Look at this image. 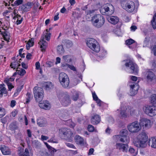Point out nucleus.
<instances>
[{"mask_svg":"<svg viewBox=\"0 0 156 156\" xmlns=\"http://www.w3.org/2000/svg\"><path fill=\"white\" fill-rule=\"evenodd\" d=\"M138 140H134V143L138 147L144 148L147 145L146 142L148 139L147 135L144 132H142L137 136Z\"/></svg>","mask_w":156,"mask_h":156,"instance_id":"obj_1","label":"nucleus"},{"mask_svg":"<svg viewBox=\"0 0 156 156\" xmlns=\"http://www.w3.org/2000/svg\"><path fill=\"white\" fill-rule=\"evenodd\" d=\"M91 22L93 26L99 28L102 27L105 23V18L100 14L95 15L92 17Z\"/></svg>","mask_w":156,"mask_h":156,"instance_id":"obj_2","label":"nucleus"},{"mask_svg":"<svg viewBox=\"0 0 156 156\" xmlns=\"http://www.w3.org/2000/svg\"><path fill=\"white\" fill-rule=\"evenodd\" d=\"M87 46L94 51L98 52L100 50L98 43L95 39L93 38H89L86 42Z\"/></svg>","mask_w":156,"mask_h":156,"instance_id":"obj_3","label":"nucleus"},{"mask_svg":"<svg viewBox=\"0 0 156 156\" xmlns=\"http://www.w3.org/2000/svg\"><path fill=\"white\" fill-rule=\"evenodd\" d=\"M59 80L60 83L64 88H67L69 87V80L68 76L64 73H60L59 76Z\"/></svg>","mask_w":156,"mask_h":156,"instance_id":"obj_4","label":"nucleus"},{"mask_svg":"<svg viewBox=\"0 0 156 156\" xmlns=\"http://www.w3.org/2000/svg\"><path fill=\"white\" fill-rule=\"evenodd\" d=\"M33 93L36 100L37 102H40L44 97V91L41 87L36 86L33 89Z\"/></svg>","mask_w":156,"mask_h":156,"instance_id":"obj_5","label":"nucleus"},{"mask_svg":"<svg viewBox=\"0 0 156 156\" xmlns=\"http://www.w3.org/2000/svg\"><path fill=\"white\" fill-rule=\"evenodd\" d=\"M62 105L64 106H67L71 103L69 95L67 93H61L58 95Z\"/></svg>","mask_w":156,"mask_h":156,"instance_id":"obj_6","label":"nucleus"},{"mask_svg":"<svg viewBox=\"0 0 156 156\" xmlns=\"http://www.w3.org/2000/svg\"><path fill=\"white\" fill-rule=\"evenodd\" d=\"M126 62L125 66L126 67L130 70L131 73H137L138 71L137 66L130 59H127L125 60Z\"/></svg>","mask_w":156,"mask_h":156,"instance_id":"obj_7","label":"nucleus"},{"mask_svg":"<svg viewBox=\"0 0 156 156\" xmlns=\"http://www.w3.org/2000/svg\"><path fill=\"white\" fill-rule=\"evenodd\" d=\"M127 127L129 131L132 133H137L141 129L140 124L137 121L129 124Z\"/></svg>","mask_w":156,"mask_h":156,"instance_id":"obj_8","label":"nucleus"},{"mask_svg":"<svg viewBox=\"0 0 156 156\" xmlns=\"http://www.w3.org/2000/svg\"><path fill=\"white\" fill-rule=\"evenodd\" d=\"M143 110L144 112L151 116L156 115V107L153 105H146L144 106Z\"/></svg>","mask_w":156,"mask_h":156,"instance_id":"obj_9","label":"nucleus"},{"mask_svg":"<svg viewBox=\"0 0 156 156\" xmlns=\"http://www.w3.org/2000/svg\"><path fill=\"white\" fill-rule=\"evenodd\" d=\"M59 135L63 136L65 137H70L72 135V133L69 129L62 128L59 130Z\"/></svg>","mask_w":156,"mask_h":156,"instance_id":"obj_10","label":"nucleus"},{"mask_svg":"<svg viewBox=\"0 0 156 156\" xmlns=\"http://www.w3.org/2000/svg\"><path fill=\"white\" fill-rule=\"evenodd\" d=\"M140 126L143 127L144 128L148 129L151 126V120L146 118H142L140 120L139 123Z\"/></svg>","mask_w":156,"mask_h":156,"instance_id":"obj_11","label":"nucleus"},{"mask_svg":"<svg viewBox=\"0 0 156 156\" xmlns=\"http://www.w3.org/2000/svg\"><path fill=\"white\" fill-rule=\"evenodd\" d=\"M122 6L123 8L129 12H131L135 10V6L134 3L132 1L127 2L125 6Z\"/></svg>","mask_w":156,"mask_h":156,"instance_id":"obj_12","label":"nucleus"},{"mask_svg":"<svg viewBox=\"0 0 156 156\" xmlns=\"http://www.w3.org/2000/svg\"><path fill=\"white\" fill-rule=\"evenodd\" d=\"M105 9L106 15H110L112 14L114 12V8L111 4H107L105 5Z\"/></svg>","mask_w":156,"mask_h":156,"instance_id":"obj_13","label":"nucleus"},{"mask_svg":"<svg viewBox=\"0 0 156 156\" xmlns=\"http://www.w3.org/2000/svg\"><path fill=\"white\" fill-rule=\"evenodd\" d=\"M129 113V109L127 108L126 106L124 105L121 106L120 115L122 117H127Z\"/></svg>","mask_w":156,"mask_h":156,"instance_id":"obj_14","label":"nucleus"},{"mask_svg":"<svg viewBox=\"0 0 156 156\" xmlns=\"http://www.w3.org/2000/svg\"><path fill=\"white\" fill-rule=\"evenodd\" d=\"M39 106L41 108L47 110L51 108V105L48 101H45L42 102L41 101L39 102Z\"/></svg>","mask_w":156,"mask_h":156,"instance_id":"obj_15","label":"nucleus"},{"mask_svg":"<svg viewBox=\"0 0 156 156\" xmlns=\"http://www.w3.org/2000/svg\"><path fill=\"white\" fill-rule=\"evenodd\" d=\"M147 79L148 82H154L155 81L156 77L154 73L152 72L149 71L147 72Z\"/></svg>","mask_w":156,"mask_h":156,"instance_id":"obj_16","label":"nucleus"},{"mask_svg":"<svg viewBox=\"0 0 156 156\" xmlns=\"http://www.w3.org/2000/svg\"><path fill=\"white\" fill-rule=\"evenodd\" d=\"M130 95L131 96H134L136 94L139 89V86L136 84L135 85L134 84L130 85Z\"/></svg>","mask_w":156,"mask_h":156,"instance_id":"obj_17","label":"nucleus"},{"mask_svg":"<svg viewBox=\"0 0 156 156\" xmlns=\"http://www.w3.org/2000/svg\"><path fill=\"white\" fill-rule=\"evenodd\" d=\"M117 149L122 150L123 152H127L128 146L127 144H122L117 143L116 144Z\"/></svg>","mask_w":156,"mask_h":156,"instance_id":"obj_18","label":"nucleus"},{"mask_svg":"<svg viewBox=\"0 0 156 156\" xmlns=\"http://www.w3.org/2000/svg\"><path fill=\"white\" fill-rule=\"evenodd\" d=\"M116 136V138L118 139V140L124 143L125 144H127L129 142V137L127 136H119L117 135Z\"/></svg>","mask_w":156,"mask_h":156,"instance_id":"obj_19","label":"nucleus"},{"mask_svg":"<svg viewBox=\"0 0 156 156\" xmlns=\"http://www.w3.org/2000/svg\"><path fill=\"white\" fill-rule=\"evenodd\" d=\"M9 129L12 131H13L15 133V130L18 129L19 126L18 123L15 121L12 122L9 125Z\"/></svg>","mask_w":156,"mask_h":156,"instance_id":"obj_20","label":"nucleus"},{"mask_svg":"<svg viewBox=\"0 0 156 156\" xmlns=\"http://www.w3.org/2000/svg\"><path fill=\"white\" fill-rule=\"evenodd\" d=\"M100 121V117L97 115L92 116L91 119V122L93 125H97L98 124Z\"/></svg>","mask_w":156,"mask_h":156,"instance_id":"obj_21","label":"nucleus"},{"mask_svg":"<svg viewBox=\"0 0 156 156\" xmlns=\"http://www.w3.org/2000/svg\"><path fill=\"white\" fill-rule=\"evenodd\" d=\"M0 149L4 155H9L11 154L10 150L8 147H6L5 146L0 147Z\"/></svg>","mask_w":156,"mask_h":156,"instance_id":"obj_22","label":"nucleus"},{"mask_svg":"<svg viewBox=\"0 0 156 156\" xmlns=\"http://www.w3.org/2000/svg\"><path fill=\"white\" fill-rule=\"evenodd\" d=\"M37 123L39 126L43 127L46 125L47 122L45 119L39 118L37 120Z\"/></svg>","mask_w":156,"mask_h":156,"instance_id":"obj_23","label":"nucleus"},{"mask_svg":"<svg viewBox=\"0 0 156 156\" xmlns=\"http://www.w3.org/2000/svg\"><path fill=\"white\" fill-rule=\"evenodd\" d=\"M108 20L111 24L115 25L118 22L119 19L117 16H112L108 19Z\"/></svg>","mask_w":156,"mask_h":156,"instance_id":"obj_24","label":"nucleus"},{"mask_svg":"<svg viewBox=\"0 0 156 156\" xmlns=\"http://www.w3.org/2000/svg\"><path fill=\"white\" fill-rule=\"evenodd\" d=\"M51 35V33H48L47 31H46L42 34L41 39V40H44L45 39L47 41H49L50 39Z\"/></svg>","mask_w":156,"mask_h":156,"instance_id":"obj_25","label":"nucleus"},{"mask_svg":"<svg viewBox=\"0 0 156 156\" xmlns=\"http://www.w3.org/2000/svg\"><path fill=\"white\" fill-rule=\"evenodd\" d=\"M38 44L40 45V48H41V51H44L47 46V42L44 40H41H41L39 42Z\"/></svg>","mask_w":156,"mask_h":156,"instance_id":"obj_26","label":"nucleus"},{"mask_svg":"<svg viewBox=\"0 0 156 156\" xmlns=\"http://www.w3.org/2000/svg\"><path fill=\"white\" fill-rule=\"evenodd\" d=\"M5 30L4 32H2L0 31L1 34L2 35L4 40L7 41V42H8L10 39V35L9 34H8L7 32L5 31Z\"/></svg>","mask_w":156,"mask_h":156,"instance_id":"obj_27","label":"nucleus"},{"mask_svg":"<svg viewBox=\"0 0 156 156\" xmlns=\"http://www.w3.org/2000/svg\"><path fill=\"white\" fill-rule=\"evenodd\" d=\"M4 86V84L0 85V97H2L3 94H6L7 92L6 89Z\"/></svg>","mask_w":156,"mask_h":156,"instance_id":"obj_28","label":"nucleus"},{"mask_svg":"<svg viewBox=\"0 0 156 156\" xmlns=\"http://www.w3.org/2000/svg\"><path fill=\"white\" fill-rule=\"evenodd\" d=\"M44 144L48 148L50 149L51 150V154H48V153H46V155H47L48 156H53L54 152H56L57 150L54 148L52 147L51 146L49 145L47 143L44 142Z\"/></svg>","mask_w":156,"mask_h":156,"instance_id":"obj_29","label":"nucleus"},{"mask_svg":"<svg viewBox=\"0 0 156 156\" xmlns=\"http://www.w3.org/2000/svg\"><path fill=\"white\" fill-rule=\"evenodd\" d=\"M75 140L77 144H83V139L79 135H76L75 137Z\"/></svg>","mask_w":156,"mask_h":156,"instance_id":"obj_30","label":"nucleus"},{"mask_svg":"<svg viewBox=\"0 0 156 156\" xmlns=\"http://www.w3.org/2000/svg\"><path fill=\"white\" fill-rule=\"evenodd\" d=\"M150 100L153 105L156 107V94H152L150 97Z\"/></svg>","mask_w":156,"mask_h":156,"instance_id":"obj_31","label":"nucleus"},{"mask_svg":"<svg viewBox=\"0 0 156 156\" xmlns=\"http://www.w3.org/2000/svg\"><path fill=\"white\" fill-rule=\"evenodd\" d=\"M79 92L74 91L72 97V99L74 101H76L79 98Z\"/></svg>","mask_w":156,"mask_h":156,"instance_id":"obj_32","label":"nucleus"},{"mask_svg":"<svg viewBox=\"0 0 156 156\" xmlns=\"http://www.w3.org/2000/svg\"><path fill=\"white\" fill-rule=\"evenodd\" d=\"M135 42V41L132 39H130L126 40V41L125 43L128 45H129V48L131 49H133V48L131 46V45Z\"/></svg>","mask_w":156,"mask_h":156,"instance_id":"obj_33","label":"nucleus"},{"mask_svg":"<svg viewBox=\"0 0 156 156\" xmlns=\"http://www.w3.org/2000/svg\"><path fill=\"white\" fill-rule=\"evenodd\" d=\"M151 22L153 28L154 29H156V13L153 16Z\"/></svg>","mask_w":156,"mask_h":156,"instance_id":"obj_34","label":"nucleus"},{"mask_svg":"<svg viewBox=\"0 0 156 156\" xmlns=\"http://www.w3.org/2000/svg\"><path fill=\"white\" fill-rule=\"evenodd\" d=\"M62 43L67 48H69L72 45V41L69 40H64L62 41Z\"/></svg>","mask_w":156,"mask_h":156,"instance_id":"obj_35","label":"nucleus"},{"mask_svg":"<svg viewBox=\"0 0 156 156\" xmlns=\"http://www.w3.org/2000/svg\"><path fill=\"white\" fill-rule=\"evenodd\" d=\"M57 51L58 53L59 54H63L64 52V51L62 46L61 45H59L58 46L57 48Z\"/></svg>","mask_w":156,"mask_h":156,"instance_id":"obj_36","label":"nucleus"},{"mask_svg":"<svg viewBox=\"0 0 156 156\" xmlns=\"http://www.w3.org/2000/svg\"><path fill=\"white\" fill-rule=\"evenodd\" d=\"M33 97V96L32 94L29 93H27L26 94V103L27 104L29 103L30 102V101L32 99Z\"/></svg>","mask_w":156,"mask_h":156,"instance_id":"obj_37","label":"nucleus"},{"mask_svg":"<svg viewBox=\"0 0 156 156\" xmlns=\"http://www.w3.org/2000/svg\"><path fill=\"white\" fill-rule=\"evenodd\" d=\"M21 9L24 12H27L30 10V7L27 6L26 4L23 5L21 6Z\"/></svg>","mask_w":156,"mask_h":156,"instance_id":"obj_38","label":"nucleus"},{"mask_svg":"<svg viewBox=\"0 0 156 156\" xmlns=\"http://www.w3.org/2000/svg\"><path fill=\"white\" fill-rule=\"evenodd\" d=\"M44 86L46 90H49L52 87V84L50 82L46 83L44 84Z\"/></svg>","mask_w":156,"mask_h":156,"instance_id":"obj_39","label":"nucleus"},{"mask_svg":"<svg viewBox=\"0 0 156 156\" xmlns=\"http://www.w3.org/2000/svg\"><path fill=\"white\" fill-rule=\"evenodd\" d=\"M151 142V147L154 148H156V137H152Z\"/></svg>","mask_w":156,"mask_h":156,"instance_id":"obj_40","label":"nucleus"},{"mask_svg":"<svg viewBox=\"0 0 156 156\" xmlns=\"http://www.w3.org/2000/svg\"><path fill=\"white\" fill-rule=\"evenodd\" d=\"M23 0H17L13 4H12V6H18L23 3Z\"/></svg>","mask_w":156,"mask_h":156,"instance_id":"obj_41","label":"nucleus"},{"mask_svg":"<svg viewBox=\"0 0 156 156\" xmlns=\"http://www.w3.org/2000/svg\"><path fill=\"white\" fill-rule=\"evenodd\" d=\"M120 135L119 136H127L128 134V131L125 129H122L120 131Z\"/></svg>","mask_w":156,"mask_h":156,"instance_id":"obj_42","label":"nucleus"},{"mask_svg":"<svg viewBox=\"0 0 156 156\" xmlns=\"http://www.w3.org/2000/svg\"><path fill=\"white\" fill-rule=\"evenodd\" d=\"M17 71H18L17 74L21 76H23L26 72L25 70L23 69H21L20 70H18Z\"/></svg>","mask_w":156,"mask_h":156,"instance_id":"obj_43","label":"nucleus"},{"mask_svg":"<svg viewBox=\"0 0 156 156\" xmlns=\"http://www.w3.org/2000/svg\"><path fill=\"white\" fill-rule=\"evenodd\" d=\"M18 64V62L15 61L14 62H12L10 65V66L12 68H14V69H15V68L14 67L16 68L17 67V65Z\"/></svg>","mask_w":156,"mask_h":156,"instance_id":"obj_44","label":"nucleus"},{"mask_svg":"<svg viewBox=\"0 0 156 156\" xmlns=\"http://www.w3.org/2000/svg\"><path fill=\"white\" fill-rule=\"evenodd\" d=\"M14 78L10 77L9 78H6L4 80L5 82L6 83H10V81H13L14 80Z\"/></svg>","mask_w":156,"mask_h":156,"instance_id":"obj_45","label":"nucleus"},{"mask_svg":"<svg viewBox=\"0 0 156 156\" xmlns=\"http://www.w3.org/2000/svg\"><path fill=\"white\" fill-rule=\"evenodd\" d=\"M88 131L90 132H93L94 129V127L93 126L91 125H89L87 128Z\"/></svg>","mask_w":156,"mask_h":156,"instance_id":"obj_46","label":"nucleus"},{"mask_svg":"<svg viewBox=\"0 0 156 156\" xmlns=\"http://www.w3.org/2000/svg\"><path fill=\"white\" fill-rule=\"evenodd\" d=\"M66 66L73 71H76V68L73 65H69L68 64H66Z\"/></svg>","mask_w":156,"mask_h":156,"instance_id":"obj_47","label":"nucleus"},{"mask_svg":"<svg viewBox=\"0 0 156 156\" xmlns=\"http://www.w3.org/2000/svg\"><path fill=\"white\" fill-rule=\"evenodd\" d=\"M34 38H31V40H30L29 41L27 44L30 45V46L31 47L33 46L34 44Z\"/></svg>","mask_w":156,"mask_h":156,"instance_id":"obj_48","label":"nucleus"},{"mask_svg":"<svg viewBox=\"0 0 156 156\" xmlns=\"http://www.w3.org/2000/svg\"><path fill=\"white\" fill-rule=\"evenodd\" d=\"M32 143L36 147L39 146L40 145V142L38 140H34L32 142Z\"/></svg>","mask_w":156,"mask_h":156,"instance_id":"obj_49","label":"nucleus"},{"mask_svg":"<svg viewBox=\"0 0 156 156\" xmlns=\"http://www.w3.org/2000/svg\"><path fill=\"white\" fill-rule=\"evenodd\" d=\"M105 6H104V7L102 8H101L100 9V11L101 12V13L103 15H106V10H105Z\"/></svg>","mask_w":156,"mask_h":156,"instance_id":"obj_50","label":"nucleus"},{"mask_svg":"<svg viewBox=\"0 0 156 156\" xmlns=\"http://www.w3.org/2000/svg\"><path fill=\"white\" fill-rule=\"evenodd\" d=\"M69 57V56L68 55L63 56V58L65 61L67 62H69L71 61V59H70L69 61H68V59H67V58H68Z\"/></svg>","mask_w":156,"mask_h":156,"instance_id":"obj_51","label":"nucleus"},{"mask_svg":"<svg viewBox=\"0 0 156 156\" xmlns=\"http://www.w3.org/2000/svg\"><path fill=\"white\" fill-rule=\"evenodd\" d=\"M66 145L69 147L75 149V146L72 144L69 143H66Z\"/></svg>","mask_w":156,"mask_h":156,"instance_id":"obj_52","label":"nucleus"},{"mask_svg":"<svg viewBox=\"0 0 156 156\" xmlns=\"http://www.w3.org/2000/svg\"><path fill=\"white\" fill-rule=\"evenodd\" d=\"M46 64L47 66L49 67H52L53 65V63L50 61H47L46 62Z\"/></svg>","mask_w":156,"mask_h":156,"instance_id":"obj_53","label":"nucleus"},{"mask_svg":"<svg viewBox=\"0 0 156 156\" xmlns=\"http://www.w3.org/2000/svg\"><path fill=\"white\" fill-rule=\"evenodd\" d=\"M8 86V89L9 90H11L14 87V86L12 85V84L11 83H6Z\"/></svg>","mask_w":156,"mask_h":156,"instance_id":"obj_54","label":"nucleus"},{"mask_svg":"<svg viewBox=\"0 0 156 156\" xmlns=\"http://www.w3.org/2000/svg\"><path fill=\"white\" fill-rule=\"evenodd\" d=\"M16 101L14 100L11 101L10 103V106L12 107H13L15 106L16 104Z\"/></svg>","mask_w":156,"mask_h":156,"instance_id":"obj_55","label":"nucleus"},{"mask_svg":"<svg viewBox=\"0 0 156 156\" xmlns=\"http://www.w3.org/2000/svg\"><path fill=\"white\" fill-rule=\"evenodd\" d=\"M27 133L29 137L30 138L31 137V132L30 130L29 129L27 130Z\"/></svg>","mask_w":156,"mask_h":156,"instance_id":"obj_56","label":"nucleus"},{"mask_svg":"<svg viewBox=\"0 0 156 156\" xmlns=\"http://www.w3.org/2000/svg\"><path fill=\"white\" fill-rule=\"evenodd\" d=\"M22 17H21V16L19 14H16L15 16L14 17L13 19L15 20H16V18L17 19H21V18H22Z\"/></svg>","mask_w":156,"mask_h":156,"instance_id":"obj_57","label":"nucleus"},{"mask_svg":"<svg viewBox=\"0 0 156 156\" xmlns=\"http://www.w3.org/2000/svg\"><path fill=\"white\" fill-rule=\"evenodd\" d=\"M131 79L134 81H136L137 80V77L134 76H130Z\"/></svg>","mask_w":156,"mask_h":156,"instance_id":"obj_58","label":"nucleus"},{"mask_svg":"<svg viewBox=\"0 0 156 156\" xmlns=\"http://www.w3.org/2000/svg\"><path fill=\"white\" fill-rule=\"evenodd\" d=\"M94 151V150L93 148H90L89 150V151L88 153V155H90L93 154Z\"/></svg>","mask_w":156,"mask_h":156,"instance_id":"obj_59","label":"nucleus"},{"mask_svg":"<svg viewBox=\"0 0 156 156\" xmlns=\"http://www.w3.org/2000/svg\"><path fill=\"white\" fill-rule=\"evenodd\" d=\"M92 96L93 99L95 101L98 98L95 93H92Z\"/></svg>","mask_w":156,"mask_h":156,"instance_id":"obj_60","label":"nucleus"},{"mask_svg":"<svg viewBox=\"0 0 156 156\" xmlns=\"http://www.w3.org/2000/svg\"><path fill=\"white\" fill-rule=\"evenodd\" d=\"M35 66H36V69H39L40 67V63L38 62H37L35 64Z\"/></svg>","mask_w":156,"mask_h":156,"instance_id":"obj_61","label":"nucleus"},{"mask_svg":"<svg viewBox=\"0 0 156 156\" xmlns=\"http://www.w3.org/2000/svg\"><path fill=\"white\" fill-rule=\"evenodd\" d=\"M22 66L23 68L25 69H27L28 68V66L27 64L23 62L22 63Z\"/></svg>","mask_w":156,"mask_h":156,"instance_id":"obj_62","label":"nucleus"},{"mask_svg":"<svg viewBox=\"0 0 156 156\" xmlns=\"http://www.w3.org/2000/svg\"><path fill=\"white\" fill-rule=\"evenodd\" d=\"M41 139L43 140H46L48 139V137L47 136L42 135L41 136Z\"/></svg>","mask_w":156,"mask_h":156,"instance_id":"obj_63","label":"nucleus"},{"mask_svg":"<svg viewBox=\"0 0 156 156\" xmlns=\"http://www.w3.org/2000/svg\"><path fill=\"white\" fill-rule=\"evenodd\" d=\"M129 152L131 154H134L135 150L133 148H131L129 149ZM133 155H134V154H133Z\"/></svg>","mask_w":156,"mask_h":156,"instance_id":"obj_64","label":"nucleus"}]
</instances>
